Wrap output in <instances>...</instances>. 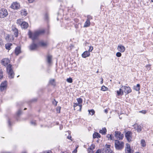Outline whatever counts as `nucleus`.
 <instances>
[{
  "instance_id": "nucleus-1",
  "label": "nucleus",
  "mask_w": 153,
  "mask_h": 153,
  "mask_svg": "<svg viewBox=\"0 0 153 153\" xmlns=\"http://www.w3.org/2000/svg\"><path fill=\"white\" fill-rule=\"evenodd\" d=\"M45 31L43 29L39 30H36L33 32H32L30 31L28 32V35L29 37L33 40V43L30 45V49L31 50H34L38 47V37L39 35L43 34L44 33Z\"/></svg>"
},
{
  "instance_id": "nucleus-2",
  "label": "nucleus",
  "mask_w": 153,
  "mask_h": 153,
  "mask_svg": "<svg viewBox=\"0 0 153 153\" xmlns=\"http://www.w3.org/2000/svg\"><path fill=\"white\" fill-rule=\"evenodd\" d=\"M10 62L8 59L4 58L1 61V63L2 65L7 67V71L9 78L11 79L14 78V74L12 66L10 64H9Z\"/></svg>"
},
{
  "instance_id": "nucleus-3",
  "label": "nucleus",
  "mask_w": 153,
  "mask_h": 153,
  "mask_svg": "<svg viewBox=\"0 0 153 153\" xmlns=\"http://www.w3.org/2000/svg\"><path fill=\"white\" fill-rule=\"evenodd\" d=\"M114 147L117 150H121L124 148V143L123 141H120L118 140H116L114 141Z\"/></svg>"
},
{
  "instance_id": "nucleus-4",
  "label": "nucleus",
  "mask_w": 153,
  "mask_h": 153,
  "mask_svg": "<svg viewBox=\"0 0 153 153\" xmlns=\"http://www.w3.org/2000/svg\"><path fill=\"white\" fill-rule=\"evenodd\" d=\"M8 12L7 9L2 8L0 10V18H4L7 16Z\"/></svg>"
},
{
  "instance_id": "nucleus-5",
  "label": "nucleus",
  "mask_w": 153,
  "mask_h": 153,
  "mask_svg": "<svg viewBox=\"0 0 153 153\" xmlns=\"http://www.w3.org/2000/svg\"><path fill=\"white\" fill-rule=\"evenodd\" d=\"M132 133L130 131H128L125 134V137L127 141L130 142L132 140Z\"/></svg>"
},
{
  "instance_id": "nucleus-6",
  "label": "nucleus",
  "mask_w": 153,
  "mask_h": 153,
  "mask_svg": "<svg viewBox=\"0 0 153 153\" xmlns=\"http://www.w3.org/2000/svg\"><path fill=\"white\" fill-rule=\"evenodd\" d=\"M114 136L117 139H118L119 140H122L124 137L123 135L118 131H115Z\"/></svg>"
},
{
  "instance_id": "nucleus-7",
  "label": "nucleus",
  "mask_w": 153,
  "mask_h": 153,
  "mask_svg": "<svg viewBox=\"0 0 153 153\" xmlns=\"http://www.w3.org/2000/svg\"><path fill=\"white\" fill-rule=\"evenodd\" d=\"M122 87L123 89L124 92L126 94H128L131 91V89L129 86H123L122 85Z\"/></svg>"
},
{
  "instance_id": "nucleus-8",
  "label": "nucleus",
  "mask_w": 153,
  "mask_h": 153,
  "mask_svg": "<svg viewBox=\"0 0 153 153\" xmlns=\"http://www.w3.org/2000/svg\"><path fill=\"white\" fill-rule=\"evenodd\" d=\"M10 7L13 9H18L20 7V4L17 2H14L12 4Z\"/></svg>"
},
{
  "instance_id": "nucleus-9",
  "label": "nucleus",
  "mask_w": 153,
  "mask_h": 153,
  "mask_svg": "<svg viewBox=\"0 0 153 153\" xmlns=\"http://www.w3.org/2000/svg\"><path fill=\"white\" fill-rule=\"evenodd\" d=\"M7 83L6 81H4V82H2L0 87V89L1 91H3L4 90L6 89L7 88Z\"/></svg>"
},
{
  "instance_id": "nucleus-10",
  "label": "nucleus",
  "mask_w": 153,
  "mask_h": 153,
  "mask_svg": "<svg viewBox=\"0 0 153 153\" xmlns=\"http://www.w3.org/2000/svg\"><path fill=\"white\" fill-rule=\"evenodd\" d=\"M110 145H106L104 148L105 153H112L111 150L110 149Z\"/></svg>"
},
{
  "instance_id": "nucleus-11",
  "label": "nucleus",
  "mask_w": 153,
  "mask_h": 153,
  "mask_svg": "<svg viewBox=\"0 0 153 153\" xmlns=\"http://www.w3.org/2000/svg\"><path fill=\"white\" fill-rule=\"evenodd\" d=\"M118 51L121 52H123L125 50V48L122 45H119L117 48Z\"/></svg>"
},
{
  "instance_id": "nucleus-12",
  "label": "nucleus",
  "mask_w": 153,
  "mask_h": 153,
  "mask_svg": "<svg viewBox=\"0 0 153 153\" xmlns=\"http://www.w3.org/2000/svg\"><path fill=\"white\" fill-rule=\"evenodd\" d=\"M126 146L125 153H131V150L130 145L128 143H126Z\"/></svg>"
},
{
  "instance_id": "nucleus-13",
  "label": "nucleus",
  "mask_w": 153,
  "mask_h": 153,
  "mask_svg": "<svg viewBox=\"0 0 153 153\" xmlns=\"http://www.w3.org/2000/svg\"><path fill=\"white\" fill-rule=\"evenodd\" d=\"M12 30L15 36L17 37L19 33L18 29L16 27H12Z\"/></svg>"
},
{
  "instance_id": "nucleus-14",
  "label": "nucleus",
  "mask_w": 153,
  "mask_h": 153,
  "mask_svg": "<svg viewBox=\"0 0 153 153\" xmlns=\"http://www.w3.org/2000/svg\"><path fill=\"white\" fill-rule=\"evenodd\" d=\"M21 26L22 28L26 29L28 27V24L25 22H22L21 24Z\"/></svg>"
},
{
  "instance_id": "nucleus-15",
  "label": "nucleus",
  "mask_w": 153,
  "mask_h": 153,
  "mask_svg": "<svg viewBox=\"0 0 153 153\" xmlns=\"http://www.w3.org/2000/svg\"><path fill=\"white\" fill-rule=\"evenodd\" d=\"M90 55V53L89 51H85L82 55V56L84 58L89 56Z\"/></svg>"
},
{
  "instance_id": "nucleus-16",
  "label": "nucleus",
  "mask_w": 153,
  "mask_h": 153,
  "mask_svg": "<svg viewBox=\"0 0 153 153\" xmlns=\"http://www.w3.org/2000/svg\"><path fill=\"white\" fill-rule=\"evenodd\" d=\"M52 56L50 55H48L47 56V61L48 63L50 64L52 61Z\"/></svg>"
},
{
  "instance_id": "nucleus-17",
  "label": "nucleus",
  "mask_w": 153,
  "mask_h": 153,
  "mask_svg": "<svg viewBox=\"0 0 153 153\" xmlns=\"http://www.w3.org/2000/svg\"><path fill=\"white\" fill-rule=\"evenodd\" d=\"M21 48L19 47H17L15 49V53L16 55H18L20 53Z\"/></svg>"
},
{
  "instance_id": "nucleus-18",
  "label": "nucleus",
  "mask_w": 153,
  "mask_h": 153,
  "mask_svg": "<svg viewBox=\"0 0 153 153\" xmlns=\"http://www.w3.org/2000/svg\"><path fill=\"white\" fill-rule=\"evenodd\" d=\"M100 135L98 133L95 132L93 134V138H100Z\"/></svg>"
},
{
  "instance_id": "nucleus-19",
  "label": "nucleus",
  "mask_w": 153,
  "mask_h": 153,
  "mask_svg": "<svg viewBox=\"0 0 153 153\" xmlns=\"http://www.w3.org/2000/svg\"><path fill=\"white\" fill-rule=\"evenodd\" d=\"M107 131L106 129L105 128H102V129L100 130L99 132L102 134H105Z\"/></svg>"
},
{
  "instance_id": "nucleus-20",
  "label": "nucleus",
  "mask_w": 153,
  "mask_h": 153,
  "mask_svg": "<svg viewBox=\"0 0 153 153\" xmlns=\"http://www.w3.org/2000/svg\"><path fill=\"white\" fill-rule=\"evenodd\" d=\"M78 106L79 107V110L80 111H81L82 108V105L78 104V103H74V109L75 110V107H76Z\"/></svg>"
},
{
  "instance_id": "nucleus-21",
  "label": "nucleus",
  "mask_w": 153,
  "mask_h": 153,
  "mask_svg": "<svg viewBox=\"0 0 153 153\" xmlns=\"http://www.w3.org/2000/svg\"><path fill=\"white\" fill-rule=\"evenodd\" d=\"M90 25V21L87 20H86V21L84 23V27H89Z\"/></svg>"
},
{
  "instance_id": "nucleus-22",
  "label": "nucleus",
  "mask_w": 153,
  "mask_h": 153,
  "mask_svg": "<svg viewBox=\"0 0 153 153\" xmlns=\"http://www.w3.org/2000/svg\"><path fill=\"white\" fill-rule=\"evenodd\" d=\"M12 44L8 43L5 45V48L7 49L10 50L11 48V46L12 45Z\"/></svg>"
},
{
  "instance_id": "nucleus-23",
  "label": "nucleus",
  "mask_w": 153,
  "mask_h": 153,
  "mask_svg": "<svg viewBox=\"0 0 153 153\" xmlns=\"http://www.w3.org/2000/svg\"><path fill=\"white\" fill-rule=\"evenodd\" d=\"M140 85L139 84H137L136 86L134 87V89L137 91H139L140 90Z\"/></svg>"
},
{
  "instance_id": "nucleus-24",
  "label": "nucleus",
  "mask_w": 153,
  "mask_h": 153,
  "mask_svg": "<svg viewBox=\"0 0 153 153\" xmlns=\"http://www.w3.org/2000/svg\"><path fill=\"white\" fill-rule=\"evenodd\" d=\"M117 93V97H118L120 96H122L123 95V92H121L119 90H117L116 91Z\"/></svg>"
},
{
  "instance_id": "nucleus-25",
  "label": "nucleus",
  "mask_w": 153,
  "mask_h": 153,
  "mask_svg": "<svg viewBox=\"0 0 153 153\" xmlns=\"http://www.w3.org/2000/svg\"><path fill=\"white\" fill-rule=\"evenodd\" d=\"M21 14L22 16H26L27 14L26 10H22L21 11Z\"/></svg>"
},
{
  "instance_id": "nucleus-26",
  "label": "nucleus",
  "mask_w": 153,
  "mask_h": 153,
  "mask_svg": "<svg viewBox=\"0 0 153 153\" xmlns=\"http://www.w3.org/2000/svg\"><path fill=\"white\" fill-rule=\"evenodd\" d=\"M49 84L53 85H55V79H51L49 81Z\"/></svg>"
},
{
  "instance_id": "nucleus-27",
  "label": "nucleus",
  "mask_w": 153,
  "mask_h": 153,
  "mask_svg": "<svg viewBox=\"0 0 153 153\" xmlns=\"http://www.w3.org/2000/svg\"><path fill=\"white\" fill-rule=\"evenodd\" d=\"M142 127L140 125H138L137 128V130L138 132H140L142 130Z\"/></svg>"
},
{
  "instance_id": "nucleus-28",
  "label": "nucleus",
  "mask_w": 153,
  "mask_h": 153,
  "mask_svg": "<svg viewBox=\"0 0 153 153\" xmlns=\"http://www.w3.org/2000/svg\"><path fill=\"white\" fill-rule=\"evenodd\" d=\"M107 137L108 140H113L114 139V137L112 136V134H108L107 135Z\"/></svg>"
},
{
  "instance_id": "nucleus-29",
  "label": "nucleus",
  "mask_w": 153,
  "mask_h": 153,
  "mask_svg": "<svg viewBox=\"0 0 153 153\" xmlns=\"http://www.w3.org/2000/svg\"><path fill=\"white\" fill-rule=\"evenodd\" d=\"M38 46L40 45L42 46H45L46 45V43L43 42H41L38 44Z\"/></svg>"
},
{
  "instance_id": "nucleus-30",
  "label": "nucleus",
  "mask_w": 153,
  "mask_h": 153,
  "mask_svg": "<svg viewBox=\"0 0 153 153\" xmlns=\"http://www.w3.org/2000/svg\"><path fill=\"white\" fill-rule=\"evenodd\" d=\"M76 100L78 102V104H79L80 105H81L82 103V99L81 98H77L76 99Z\"/></svg>"
},
{
  "instance_id": "nucleus-31",
  "label": "nucleus",
  "mask_w": 153,
  "mask_h": 153,
  "mask_svg": "<svg viewBox=\"0 0 153 153\" xmlns=\"http://www.w3.org/2000/svg\"><path fill=\"white\" fill-rule=\"evenodd\" d=\"M141 145L143 146L144 147L146 146V142L145 140H142L141 141Z\"/></svg>"
},
{
  "instance_id": "nucleus-32",
  "label": "nucleus",
  "mask_w": 153,
  "mask_h": 153,
  "mask_svg": "<svg viewBox=\"0 0 153 153\" xmlns=\"http://www.w3.org/2000/svg\"><path fill=\"white\" fill-rule=\"evenodd\" d=\"M88 111H89V114H91L92 115H93L95 113V111L93 109L91 110H88Z\"/></svg>"
},
{
  "instance_id": "nucleus-33",
  "label": "nucleus",
  "mask_w": 153,
  "mask_h": 153,
  "mask_svg": "<svg viewBox=\"0 0 153 153\" xmlns=\"http://www.w3.org/2000/svg\"><path fill=\"white\" fill-rule=\"evenodd\" d=\"M108 88H107L106 87L104 86H103L101 87V90L103 91L108 90Z\"/></svg>"
},
{
  "instance_id": "nucleus-34",
  "label": "nucleus",
  "mask_w": 153,
  "mask_h": 153,
  "mask_svg": "<svg viewBox=\"0 0 153 153\" xmlns=\"http://www.w3.org/2000/svg\"><path fill=\"white\" fill-rule=\"evenodd\" d=\"M66 81L68 82L71 83L73 82V80L72 78L70 77L67 79Z\"/></svg>"
},
{
  "instance_id": "nucleus-35",
  "label": "nucleus",
  "mask_w": 153,
  "mask_h": 153,
  "mask_svg": "<svg viewBox=\"0 0 153 153\" xmlns=\"http://www.w3.org/2000/svg\"><path fill=\"white\" fill-rule=\"evenodd\" d=\"M92 19V17L91 16L88 15L87 17V20L90 21V20Z\"/></svg>"
},
{
  "instance_id": "nucleus-36",
  "label": "nucleus",
  "mask_w": 153,
  "mask_h": 153,
  "mask_svg": "<svg viewBox=\"0 0 153 153\" xmlns=\"http://www.w3.org/2000/svg\"><path fill=\"white\" fill-rule=\"evenodd\" d=\"M3 77V71L2 70H0V79L2 78Z\"/></svg>"
},
{
  "instance_id": "nucleus-37",
  "label": "nucleus",
  "mask_w": 153,
  "mask_h": 153,
  "mask_svg": "<svg viewBox=\"0 0 153 153\" xmlns=\"http://www.w3.org/2000/svg\"><path fill=\"white\" fill-rule=\"evenodd\" d=\"M122 55L121 53L120 52H118L116 53V55L118 57H120Z\"/></svg>"
},
{
  "instance_id": "nucleus-38",
  "label": "nucleus",
  "mask_w": 153,
  "mask_h": 153,
  "mask_svg": "<svg viewBox=\"0 0 153 153\" xmlns=\"http://www.w3.org/2000/svg\"><path fill=\"white\" fill-rule=\"evenodd\" d=\"M88 152L89 153H93V151L91 149V148H88Z\"/></svg>"
},
{
  "instance_id": "nucleus-39",
  "label": "nucleus",
  "mask_w": 153,
  "mask_h": 153,
  "mask_svg": "<svg viewBox=\"0 0 153 153\" xmlns=\"http://www.w3.org/2000/svg\"><path fill=\"white\" fill-rule=\"evenodd\" d=\"M95 153H104L100 149H98Z\"/></svg>"
},
{
  "instance_id": "nucleus-40",
  "label": "nucleus",
  "mask_w": 153,
  "mask_h": 153,
  "mask_svg": "<svg viewBox=\"0 0 153 153\" xmlns=\"http://www.w3.org/2000/svg\"><path fill=\"white\" fill-rule=\"evenodd\" d=\"M30 123L31 125H34V126L36 124L35 121H33V120L31 121L30 122Z\"/></svg>"
},
{
  "instance_id": "nucleus-41",
  "label": "nucleus",
  "mask_w": 153,
  "mask_h": 153,
  "mask_svg": "<svg viewBox=\"0 0 153 153\" xmlns=\"http://www.w3.org/2000/svg\"><path fill=\"white\" fill-rule=\"evenodd\" d=\"M95 148V145L94 144H92L89 147L90 148H91V149L93 150Z\"/></svg>"
},
{
  "instance_id": "nucleus-42",
  "label": "nucleus",
  "mask_w": 153,
  "mask_h": 153,
  "mask_svg": "<svg viewBox=\"0 0 153 153\" xmlns=\"http://www.w3.org/2000/svg\"><path fill=\"white\" fill-rule=\"evenodd\" d=\"M93 49V48L92 46H90L89 47V49L88 50V51L90 52H91Z\"/></svg>"
},
{
  "instance_id": "nucleus-43",
  "label": "nucleus",
  "mask_w": 153,
  "mask_h": 153,
  "mask_svg": "<svg viewBox=\"0 0 153 153\" xmlns=\"http://www.w3.org/2000/svg\"><path fill=\"white\" fill-rule=\"evenodd\" d=\"M119 91H120L121 92H123V94H124V89H123V88L122 87V85H121V87H120V89H119Z\"/></svg>"
},
{
  "instance_id": "nucleus-44",
  "label": "nucleus",
  "mask_w": 153,
  "mask_h": 153,
  "mask_svg": "<svg viewBox=\"0 0 153 153\" xmlns=\"http://www.w3.org/2000/svg\"><path fill=\"white\" fill-rule=\"evenodd\" d=\"M21 113H22V111H21V110H19L18 111H17V115H19L20 114H21Z\"/></svg>"
},
{
  "instance_id": "nucleus-45",
  "label": "nucleus",
  "mask_w": 153,
  "mask_h": 153,
  "mask_svg": "<svg viewBox=\"0 0 153 153\" xmlns=\"http://www.w3.org/2000/svg\"><path fill=\"white\" fill-rule=\"evenodd\" d=\"M22 22L21 19H18L17 20V23L19 25H21V23Z\"/></svg>"
},
{
  "instance_id": "nucleus-46",
  "label": "nucleus",
  "mask_w": 153,
  "mask_h": 153,
  "mask_svg": "<svg viewBox=\"0 0 153 153\" xmlns=\"http://www.w3.org/2000/svg\"><path fill=\"white\" fill-rule=\"evenodd\" d=\"M139 112L140 113H141L143 114H145L146 113V111L145 110H142L141 111H140Z\"/></svg>"
},
{
  "instance_id": "nucleus-47",
  "label": "nucleus",
  "mask_w": 153,
  "mask_h": 153,
  "mask_svg": "<svg viewBox=\"0 0 153 153\" xmlns=\"http://www.w3.org/2000/svg\"><path fill=\"white\" fill-rule=\"evenodd\" d=\"M77 148V147H76V149L73 151V153H76V152H77V150L76 149Z\"/></svg>"
},
{
  "instance_id": "nucleus-48",
  "label": "nucleus",
  "mask_w": 153,
  "mask_h": 153,
  "mask_svg": "<svg viewBox=\"0 0 153 153\" xmlns=\"http://www.w3.org/2000/svg\"><path fill=\"white\" fill-rule=\"evenodd\" d=\"M35 0H28L29 3H32Z\"/></svg>"
},
{
  "instance_id": "nucleus-49",
  "label": "nucleus",
  "mask_w": 153,
  "mask_h": 153,
  "mask_svg": "<svg viewBox=\"0 0 153 153\" xmlns=\"http://www.w3.org/2000/svg\"><path fill=\"white\" fill-rule=\"evenodd\" d=\"M44 153H51V151H48L46 152H45Z\"/></svg>"
},
{
  "instance_id": "nucleus-50",
  "label": "nucleus",
  "mask_w": 153,
  "mask_h": 153,
  "mask_svg": "<svg viewBox=\"0 0 153 153\" xmlns=\"http://www.w3.org/2000/svg\"><path fill=\"white\" fill-rule=\"evenodd\" d=\"M104 112L105 113L107 114L108 112V110L107 109H105L104 111Z\"/></svg>"
},
{
  "instance_id": "nucleus-51",
  "label": "nucleus",
  "mask_w": 153,
  "mask_h": 153,
  "mask_svg": "<svg viewBox=\"0 0 153 153\" xmlns=\"http://www.w3.org/2000/svg\"><path fill=\"white\" fill-rule=\"evenodd\" d=\"M67 138L68 139H70L71 138V136L69 135L68 136H67Z\"/></svg>"
},
{
  "instance_id": "nucleus-52",
  "label": "nucleus",
  "mask_w": 153,
  "mask_h": 153,
  "mask_svg": "<svg viewBox=\"0 0 153 153\" xmlns=\"http://www.w3.org/2000/svg\"><path fill=\"white\" fill-rule=\"evenodd\" d=\"M45 18H46V19H48V15H47L46 14V15H45Z\"/></svg>"
},
{
  "instance_id": "nucleus-53",
  "label": "nucleus",
  "mask_w": 153,
  "mask_h": 153,
  "mask_svg": "<svg viewBox=\"0 0 153 153\" xmlns=\"http://www.w3.org/2000/svg\"><path fill=\"white\" fill-rule=\"evenodd\" d=\"M59 128H60V130H61V129L62 128H63V126H60V127H59Z\"/></svg>"
},
{
  "instance_id": "nucleus-54",
  "label": "nucleus",
  "mask_w": 153,
  "mask_h": 153,
  "mask_svg": "<svg viewBox=\"0 0 153 153\" xmlns=\"http://www.w3.org/2000/svg\"><path fill=\"white\" fill-rule=\"evenodd\" d=\"M8 123L9 125H10V122L9 120H8Z\"/></svg>"
},
{
  "instance_id": "nucleus-55",
  "label": "nucleus",
  "mask_w": 153,
  "mask_h": 153,
  "mask_svg": "<svg viewBox=\"0 0 153 153\" xmlns=\"http://www.w3.org/2000/svg\"><path fill=\"white\" fill-rule=\"evenodd\" d=\"M103 82V79L102 78V80L101 81V83H102Z\"/></svg>"
},
{
  "instance_id": "nucleus-56",
  "label": "nucleus",
  "mask_w": 153,
  "mask_h": 153,
  "mask_svg": "<svg viewBox=\"0 0 153 153\" xmlns=\"http://www.w3.org/2000/svg\"><path fill=\"white\" fill-rule=\"evenodd\" d=\"M22 153H27V152L25 151H24V152H22Z\"/></svg>"
},
{
  "instance_id": "nucleus-57",
  "label": "nucleus",
  "mask_w": 153,
  "mask_h": 153,
  "mask_svg": "<svg viewBox=\"0 0 153 153\" xmlns=\"http://www.w3.org/2000/svg\"><path fill=\"white\" fill-rule=\"evenodd\" d=\"M60 108H59V111H57V112H58V113H59L60 112Z\"/></svg>"
},
{
  "instance_id": "nucleus-58",
  "label": "nucleus",
  "mask_w": 153,
  "mask_h": 153,
  "mask_svg": "<svg viewBox=\"0 0 153 153\" xmlns=\"http://www.w3.org/2000/svg\"><path fill=\"white\" fill-rule=\"evenodd\" d=\"M26 109H27V108H24V110H26Z\"/></svg>"
},
{
  "instance_id": "nucleus-59",
  "label": "nucleus",
  "mask_w": 153,
  "mask_h": 153,
  "mask_svg": "<svg viewBox=\"0 0 153 153\" xmlns=\"http://www.w3.org/2000/svg\"><path fill=\"white\" fill-rule=\"evenodd\" d=\"M152 2H153V0H152Z\"/></svg>"
},
{
  "instance_id": "nucleus-60",
  "label": "nucleus",
  "mask_w": 153,
  "mask_h": 153,
  "mask_svg": "<svg viewBox=\"0 0 153 153\" xmlns=\"http://www.w3.org/2000/svg\"><path fill=\"white\" fill-rule=\"evenodd\" d=\"M98 71L97 72V73H98Z\"/></svg>"
}]
</instances>
